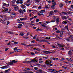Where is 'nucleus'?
Returning a JSON list of instances; mask_svg holds the SVG:
<instances>
[{
  "mask_svg": "<svg viewBox=\"0 0 73 73\" xmlns=\"http://www.w3.org/2000/svg\"><path fill=\"white\" fill-rule=\"evenodd\" d=\"M73 36L72 35H70V37H68V38L66 40L68 41H73Z\"/></svg>",
  "mask_w": 73,
  "mask_h": 73,
  "instance_id": "f257e3e1",
  "label": "nucleus"
},
{
  "mask_svg": "<svg viewBox=\"0 0 73 73\" xmlns=\"http://www.w3.org/2000/svg\"><path fill=\"white\" fill-rule=\"evenodd\" d=\"M31 62H38V60H36V58H35L33 59V60H31Z\"/></svg>",
  "mask_w": 73,
  "mask_h": 73,
  "instance_id": "f03ea898",
  "label": "nucleus"
},
{
  "mask_svg": "<svg viewBox=\"0 0 73 73\" xmlns=\"http://www.w3.org/2000/svg\"><path fill=\"white\" fill-rule=\"evenodd\" d=\"M14 51L15 52H20V49H17V47H15V48H14ZM18 50H19L18 51H18Z\"/></svg>",
  "mask_w": 73,
  "mask_h": 73,
  "instance_id": "7ed1b4c3",
  "label": "nucleus"
},
{
  "mask_svg": "<svg viewBox=\"0 0 73 73\" xmlns=\"http://www.w3.org/2000/svg\"><path fill=\"white\" fill-rule=\"evenodd\" d=\"M16 15V13H13V14H11L10 16V17L11 18H13L15 17V15Z\"/></svg>",
  "mask_w": 73,
  "mask_h": 73,
  "instance_id": "20e7f679",
  "label": "nucleus"
},
{
  "mask_svg": "<svg viewBox=\"0 0 73 73\" xmlns=\"http://www.w3.org/2000/svg\"><path fill=\"white\" fill-rule=\"evenodd\" d=\"M18 12L20 13H22V14H24V12H23V10L21 9L18 10Z\"/></svg>",
  "mask_w": 73,
  "mask_h": 73,
  "instance_id": "39448f33",
  "label": "nucleus"
},
{
  "mask_svg": "<svg viewBox=\"0 0 73 73\" xmlns=\"http://www.w3.org/2000/svg\"><path fill=\"white\" fill-rule=\"evenodd\" d=\"M50 60H47L46 61V65H49Z\"/></svg>",
  "mask_w": 73,
  "mask_h": 73,
  "instance_id": "423d86ee",
  "label": "nucleus"
},
{
  "mask_svg": "<svg viewBox=\"0 0 73 73\" xmlns=\"http://www.w3.org/2000/svg\"><path fill=\"white\" fill-rule=\"evenodd\" d=\"M18 9H19V8L18 6L15 7H14V10L15 11H17Z\"/></svg>",
  "mask_w": 73,
  "mask_h": 73,
  "instance_id": "0eeeda50",
  "label": "nucleus"
},
{
  "mask_svg": "<svg viewBox=\"0 0 73 73\" xmlns=\"http://www.w3.org/2000/svg\"><path fill=\"white\" fill-rule=\"evenodd\" d=\"M66 60H68V61H70V62H72V61H73V59L70 58H66Z\"/></svg>",
  "mask_w": 73,
  "mask_h": 73,
  "instance_id": "6e6552de",
  "label": "nucleus"
},
{
  "mask_svg": "<svg viewBox=\"0 0 73 73\" xmlns=\"http://www.w3.org/2000/svg\"><path fill=\"white\" fill-rule=\"evenodd\" d=\"M27 18H21L20 19L21 21H23V20H27Z\"/></svg>",
  "mask_w": 73,
  "mask_h": 73,
  "instance_id": "1a4fd4ad",
  "label": "nucleus"
},
{
  "mask_svg": "<svg viewBox=\"0 0 73 73\" xmlns=\"http://www.w3.org/2000/svg\"><path fill=\"white\" fill-rule=\"evenodd\" d=\"M52 5L51 6V7L52 8L54 9V6H55V5L56 4L55 3H52Z\"/></svg>",
  "mask_w": 73,
  "mask_h": 73,
  "instance_id": "9d476101",
  "label": "nucleus"
},
{
  "mask_svg": "<svg viewBox=\"0 0 73 73\" xmlns=\"http://www.w3.org/2000/svg\"><path fill=\"white\" fill-rule=\"evenodd\" d=\"M48 53H52V52H50L49 51H45L44 52V54H48Z\"/></svg>",
  "mask_w": 73,
  "mask_h": 73,
  "instance_id": "9b49d317",
  "label": "nucleus"
},
{
  "mask_svg": "<svg viewBox=\"0 0 73 73\" xmlns=\"http://www.w3.org/2000/svg\"><path fill=\"white\" fill-rule=\"evenodd\" d=\"M1 69H7L8 68V66H3L2 67H1Z\"/></svg>",
  "mask_w": 73,
  "mask_h": 73,
  "instance_id": "f8f14e48",
  "label": "nucleus"
},
{
  "mask_svg": "<svg viewBox=\"0 0 73 73\" xmlns=\"http://www.w3.org/2000/svg\"><path fill=\"white\" fill-rule=\"evenodd\" d=\"M68 17H62V19H65V20H66V19H68Z\"/></svg>",
  "mask_w": 73,
  "mask_h": 73,
  "instance_id": "ddd939ff",
  "label": "nucleus"
},
{
  "mask_svg": "<svg viewBox=\"0 0 73 73\" xmlns=\"http://www.w3.org/2000/svg\"><path fill=\"white\" fill-rule=\"evenodd\" d=\"M73 51V50H70L68 52V54H69L70 55V54L72 53V51Z\"/></svg>",
  "mask_w": 73,
  "mask_h": 73,
  "instance_id": "4468645a",
  "label": "nucleus"
},
{
  "mask_svg": "<svg viewBox=\"0 0 73 73\" xmlns=\"http://www.w3.org/2000/svg\"><path fill=\"white\" fill-rule=\"evenodd\" d=\"M34 50H37V51H40V50L38 48H34Z\"/></svg>",
  "mask_w": 73,
  "mask_h": 73,
  "instance_id": "2eb2a0df",
  "label": "nucleus"
},
{
  "mask_svg": "<svg viewBox=\"0 0 73 73\" xmlns=\"http://www.w3.org/2000/svg\"><path fill=\"white\" fill-rule=\"evenodd\" d=\"M9 5V4H7L5 3H4L3 5V6H6L7 7H8Z\"/></svg>",
  "mask_w": 73,
  "mask_h": 73,
  "instance_id": "dca6fc26",
  "label": "nucleus"
},
{
  "mask_svg": "<svg viewBox=\"0 0 73 73\" xmlns=\"http://www.w3.org/2000/svg\"><path fill=\"white\" fill-rule=\"evenodd\" d=\"M11 62H13V63H16V62H17V61H16V60H14L11 61Z\"/></svg>",
  "mask_w": 73,
  "mask_h": 73,
  "instance_id": "f3484780",
  "label": "nucleus"
},
{
  "mask_svg": "<svg viewBox=\"0 0 73 73\" xmlns=\"http://www.w3.org/2000/svg\"><path fill=\"white\" fill-rule=\"evenodd\" d=\"M50 6V5L49 4H48V5H46V6L45 8H47V9L49 8Z\"/></svg>",
  "mask_w": 73,
  "mask_h": 73,
  "instance_id": "a211bd4d",
  "label": "nucleus"
},
{
  "mask_svg": "<svg viewBox=\"0 0 73 73\" xmlns=\"http://www.w3.org/2000/svg\"><path fill=\"white\" fill-rule=\"evenodd\" d=\"M59 21H60L59 18H57L56 20V23H58Z\"/></svg>",
  "mask_w": 73,
  "mask_h": 73,
  "instance_id": "6ab92c4d",
  "label": "nucleus"
},
{
  "mask_svg": "<svg viewBox=\"0 0 73 73\" xmlns=\"http://www.w3.org/2000/svg\"><path fill=\"white\" fill-rule=\"evenodd\" d=\"M16 1V0H13L12 1V3L13 4H15Z\"/></svg>",
  "mask_w": 73,
  "mask_h": 73,
  "instance_id": "aec40b11",
  "label": "nucleus"
},
{
  "mask_svg": "<svg viewBox=\"0 0 73 73\" xmlns=\"http://www.w3.org/2000/svg\"><path fill=\"white\" fill-rule=\"evenodd\" d=\"M50 37H46L44 40H50Z\"/></svg>",
  "mask_w": 73,
  "mask_h": 73,
  "instance_id": "412c9836",
  "label": "nucleus"
},
{
  "mask_svg": "<svg viewBox=\"0 0 73 73\" xmlns=\"http://www.w3.org/2000/svg\"><path fill=\"white\" fill-rule=\"evenodd\" d=\"M42 29L38 28L36 30V31L37 32V31H42Z\"/></svg>",
  "mask_w": 73,
  "mask_h": 73,
  "instance_id": "4be33fe9",
  "label": "nucleus"
},
{
  "mask_svg": "<svg viewBox=\"0 0 73 73\" xmlns=\"http://www.w3.org/2000/svg\"><path fill=\"white\" fill-rule=\"evenodd\" d=\"M20 35H21V36H24V33H21Z\"/></svg>",
  "mask_w": 73,
  "mask_h": 73,
  "instance_id": "5701e85b",
  "label": "nucleus"
},
{
  "mask_svg": "<svg viewBox=\"0 0 73 73\" xmlns=\"http://www.w3.org/2000/svg\"><path fill=\"white\" fill-rule=\"evenodd\" d=\"M21 7L23 9H24V8H26V7H25V6L24 5H23L22 6H21Z\"/></svg>",
  "mask_w": 73,
  "mask_h": 73,
  "instance_id": "b1692460",
  "label": "nucleus"
},
{
  "mask_svg": "<svg viewBox=\"0 0 73 73\" xmlns=\"http://www.w3.org/2000/svg\"><path fill=\"white\" fill-rule=\"evenodd\" d=\"M62 6H63V5H62V4L60 3L59 5V7L60 8H61L62 7Z\"/></svg>",
  "mask_w": 73,
  "mask_h": 73,
  "instance_id": "393cba45",
  "label": "nucleus"
},
{
  "mask_svg": "<svg viewBox=\"0 0 73 73\" xmlns=\"http://www.w3.org/2000/svg\"><path fill=\"white\" fill-rule=\"evenodd\" d=\"M9 65H13V62H9Z\"/></svg>",
  "mask_w": 73,
  "mask_h": 73,
  "instance_id": "a878e982",
  "label": "nucleus"
},
{
  "mask_svg": "<svg viewBox=\"0 0 73 73\" xmlns=\"http://www.w3.org/2000/svg\"><path fill=\"white\" fill-rule=\"evenodd\" d=\"M33 23H35V22H34L33 21H31V23L30 24V25H32Z\"/></svg>",
  "mask_w": 73,
  "mask_h": 73,
  "instance_id": "bb28decb",
  "label": "nucleus"
},
{
  "mask_svg": "<svg viewBox=\"0 0 73 73\" xmlns=\"http://www.w3.org/2000/svg\"><path fill=\"white\" fill-rule=\"evenodd\" d=\"M65 28L66 29V30H67V31L69 32V29H68V26H66Z\"/></svg>",
  "mask_w": 73,
  "mask_h": 73,
  "instance_id": "cd10ccee",
  "label": "nucleus"
},
{
  "mask_svg": "<svg viewBox=\"0 0 73 73\" xmlns=\"http://www.w3.org/2000/svg\"><path fill=\"white\" fill-rule=\"evenodd\" d=\"M18 42H14V45H16L17 44H18Z\"/></svg>",
  "mask_w": 73,
  "mask_h": 73,
  "instance_id": "c85d7f7f",
  "label": "nucleus"
},
{
  "mask_svg": "<svg viewBox=\"0 0 73 73\" xmlns=\"http://www.w3.org/2000/svg\"><path fill=\"white\" fill-rule=\"evenodd\" d=\"M67 22L65 21H64L62 22V24H67Z\"/></svg>",
  "mask_w": 73,
  "mask_h": 73,
  "instance_id": "c756f323",
  "label": "nucleus"
},
{
  "mask_svg": "<svg viewBox=\"0 0 73 73\" xmlns=\"http://www.w3.org/2000/svg\"><path fill=\"white\" fill-rule=\"evenodd\" d=\"M19 23H21V24H23L24 25V22H19Z\"/></svg>",
  "mask_w": 73,
  "mask_h": 73,
  "instance_id": "7c9ffc66",
  "label": "nucleus"
},
{
  "mask_svg": "<svg viewBox=\"0 0 73 73\" xmlns=\"http://www.w3.org/2000/svg\"><path fill=\"white\" fill-rule=\"evenodd\" d=\"M41 26H42V27H45V25H44V24H41Z\"/></svg>",
  "mask_w": 73,
  "mask_h": 73,
  "instance_id": "2f4dec72",
  "label": "nucleus"
},
{
  "mask_svg": "<svg viewBox=\"0 0 73 73\" xmlns=\"http://www.w3.org/2000/svg\"><path fill=\"white\" fill-rule=\"evenodd\" d=\"M31 61L29 60L28 61H27V64H29V63H31Z\"/></svg>",
  "mask_w": 73,
  "mask_h": 73,
  "instance_id": "473e14b6",
  "label": "nucleus"
},
{
  "mask_svg": "<svg viewBox=\"0 0 73 73\" xmlns=\"http://www.w3.org/2000/svg\"><path fill=\"white\" fill-rule=\"evenodd\" d=\"M45 41H46L45 40H41L40 41V42H45Z\"/></svg>",
  "mask_w": 73,
  "mask_h": 73,
  "instance_id": "72a5a7b5",
  "label": "nucleus"
},
{
  "mask_svg": "<svg viewBox=\"0 0 73 73\" xmlns=\"http://www.w3.org/2000/svg\"><path fill=\"white\" fill-rule=\"evenodd\" d=\"M56 33H60V31H59V30H58V31H56Z\"/></svg>",
  "mask_w": 73,
  "mask_h": 73,
  "instance_id": "f704fd0d",
  "label": "nucleus"
},
{
  "mask_svg": "<svg viewBox=\"0 0 73 73\" xmlns=\"http://www.w3.org/2000/svg\"><path fill=\"white\" fill-rule=\"evenodd\" d=\"M36 35H35L34 37H33V39H34V40H35L36 39Z\"/></svg>",
  "mask_w": 73,
  "mask_h": 73,
  "instance_id": "c9c22d12",
  "label": "nucleus"
},
{
  "mask_svg": "<svg viewBox=\"0 0 73 73\" xmlns=\"http://www.w3.org/2000/svg\"><path fill=\"white\" fill-rule=\"evenodd\" d=\"M18 25H19V26H20L21 27H23V25H22V24L19 23L18 24Z\"/></svg>",
  "mask_w": 73,
  "mask_h": 73,
  "instance_id": "e433bc0d",
  "label": "nucleus"
},
{
  "mask_svg": "<svg viewBox=\"0 0 73 73\" xmlns=\"http://www.w3.org/2000/svg\"><path fill=\"white\" fill-rule=\"evenodd\" d=\"M38 9H41V7L39 6L38 7Z\"/></svg>",
  "mask_w": 73,
  "mask_h": 73,
  "instance_id": "4c0bfd02",
  "label": "nucleus"
},
{
  "mask_svg": "<svg viewBox=\"0 0 73 73\" xmlns=\"http://www.w3.org/2000/svg\"><path fill=\"white\" fill-rule=\"evenodd\" d=\"M51 22V23H54V22H55V20H52Z\"/></svg>",
  "mask_w": 73,
  "mask_h": 73,
  "instance_id": "58836bf2",
  "label": "nucleus"
},
{
  "mask_svg": "<svg viewBox=\"0 0 73 73\" xmlns=\"http://www.w3.org/2000/svg\"><path fill=\"white\" fill-rule=\"evenodd\" d=\"M38 72H39V73H42V70H39Z\"/></svg>",
  "mask_w": 73,
  "mask_h": 73,
  "instance_id": "ea45409f",
  "label": "nucleus"
},
{
  "mask_svg": "<svg viewBox=\"0 0 73 73\" xmlns=\"http://www.w3.org/2000/svg\"><path fill=\"white\" fill-rule=\"evenodd\" d=\"M53 13V11H50V15H52V14Z\"/></svg>",
  "mask_w": 73,
  "mask_h": 73,
  "instance_id": "a19ab883",
  "label": "nucleus"
},
{
  "mask_svg": "<svg viewBox=\"0 0 73 73\" xmlns=\"http://www.w3.org/2000/svg\"><path fill=\"white\" fill-rule=\"evenodd\" d=\"M8 9H4V10L5 11V12H7V11H8Z\"/></svg>",
  "mask_w": 73,
  "mask_h": 73,
  "instance_id": "79ce46f5",
  "label": "nucleus"
},
{
  "mask_svg": "<svg viewBox=\"0 0 73 73\" xmlns=\"http://www.w3.org/2000/svg\"><path fill=\"white\" fill-rule=\"evenodd\" d=\"M60 35H63V31H61V32H60Z\"/></svg>",
  "mask_w": 73,
  "mask_h": 73,
  "instance_id": "37998d69",
  "label": "nucleus"
},
{
  "mask_svg": "<svg viewBox=\"0 0 73 73\" xmlns=\"http://www.w3.org/2000/svg\"><path fill=\"white\" fill-rule=\"evenodd\" d=\"M54 12H55V13H57V10H54Z\"/></svg>",
  "mask_w": 73,
  "mask_h": 73,
  "instance_id": "c03bdc74",
  "label": "nucleus"
},
{
  "mask_svg": "<svg viewBox=\"0 0 73 73\" xmlns=\"http://www.w3.org/2000/svg\"><path fill=\"white\" fill-rule=\"evenodd\" d=\"M38 15H39V16H41V15H42V14H40V13H38Z\"/></svg>",
  "mask_w": 73,
  "mask_h": 73,
  "instance_id": "a18cd8bd",
  "label": "nucleus"
},
{
  "mask_svg": "<svg viewBox=\"0 0 73 73\" xmlns=\"http://www.w3.org/2000/svg\"><path fill=\"white\" fill-rule=\"evenodd\" d=\"M40 13H41V14H43V13H44V12L42 11H40Z\"/></svg>",
  "mask_w": 73,
  "mask_h": 73,
  "instance_id": "49530a36",
  "label": "nucleus"
},
{
  "mask_svg": "<svg viewBox=\"0 0 73 73\" xmlns=\"http://www.w3.org/2000/svg\"><path fill=\"white\" fill-rule=\"evenodd\" d=\"M8 48H6L5 49V51H7V50H8Z\"/></svg>",
  "mask_w": 73,
  "mask_h": 73,
  "instance_id": "de8ad7c7",
  "label": "nucleus"
},
{
  "mask_svg": "<svg viewBox=\"0 0 73 73\" xmlns=\"http://www.w3.org/2000/svg\"><path fill=\"white\" fill-rule=\"evenodd\" d=\"M16 3L17 4H20V2L19 1H17Z\"/></svg>",
  "mask_w": 73,
  "mask_h": 73,
  "instance_id": "09e8293b",
  "label": "nucleus"
},
{
  "mask_svg": "<svg viewBox=\"0 0 73 73\" xmlns=\"http://www.w3.org/2000/svg\"><path fill=\"white\" fill-rule=\"evenodd\" d=\"M10 22L9 21H7V25H8V24H9Z\"/></svg>",
  "mask_w": 73,
  "mask_h": 73,
  "instance_id": "8fccbe9b",
  "label": "nucleus"
},
{
  "mask_svg": "<svg viewBox=\"0 0 73 73\" xmlns=\"http://www.w3.org/2000/svg\"><path fill=\"white\" fill-rule=\"evenodd\" d=\"M34 69L35 70H37V69H38V68L37 67H35Z\"/></svg>",
  "mask_w": 73,
  "mask_h": 73,
  "instance_id": "3c124183",
  "label": "nucleus"
},
{
  "mask_svg": "<svg viewBox=\"0 0 73 73\" xmlns=\"http://www.w3.org/2000/svg\"><path fill=\"white\" fill-rule=\"evenodd\" d=\"M41 40H40L38 39L36 40V41H40V42H41Z\"/></svg>",
  "mask_w": 73,
  "mask_h": 73,
  "instance_id": "603ef678",
  "label": "nucleus"
},
{
  "mask_svg": "<svg viewBox=\"0 0 73 73\" xmlns=\"http://www.w3.org/2000/svg\"><path fill=\"white\" fill-rule=\"evenodd\" d=\"M38 21H39V19H36V22H38Z\"/></svg>",
  "mask_w": 73,
  "mask_h": 73,
  "instance_id": "864d4df0",
  "label": "nucleus"
},
{
  "mask_svg": "<svg viewBox=\"0 0 73 73\" xmlns=\"http://www.w3.org/2000/svg\"><path fill=\"white\" fill-rule=\"evenodd\" d=\"M31 54L32 55H35V53H33V52H31Z\"/></svg>",
  "mask_w": 73,
  "mask_h": 73,
  "instance_id": "5fc2aeb1",
  "label": "nucleus"
},
{
  "mask_svg": "<svg viewBox=\"0 0 73 73\" xmlns=\"http://www.w3.org/2000/svg\"><path fill=\"white\" fill-rule=\"evenodd\" d=\"M41 11L43 12L44 13V12H45V10H41Z\"/></svg>",
  "mask_w": 73,
  "mask_h": 73,
  "instance_id": "6e6d98bb",
  "label": "nucleus"
},
{
  "mask_svg": "<svg viewBox=\"0 0 73 73\" xmlns=\"http://www.w3.org/2000/svg\"><path fill=\"white\" fill-rule=\"evenodd\" d=\"M37 6H34L33 7V8H37Z\"/></svg>",
  "mask_w": 73,
  "mask_h": 73,
  "instance_id": "4d7b16f0",
  "label": "nucleus"
},
{
  "mask_svg": "<svg viewBox=\"0 0 73 73\" xmlns=\"http://www.w3.org/2000/svg\"><path fill=\"white\" fill-rule=\"evenodd\" d=\"M48 71H50L51 70H52V69H50V68H49V69H48Z\"/></svg>",
  "mask_w": 73,
  "mask_h": 73,
  "instance_id": "13d9d810",
  "label": "nucleus"
},
{
  "mask_svg": "<svg viewBox=\"0 0 73 73\" xmlns=\"http://www.w3.org/2000/svg\"><path fill=\"white\" fill-rule=\"evenodd\" d=\"M31 5V4H28L26 6H27V7H29V5Z\"/></svg>",
  "mask_w": 73,
  "mask_h": 73,
  "instance_id": "bf43d9fd",
  "label": "nucleus"
},
{
  "mask_svg": "<svg viewBox=\"0 0 73 73\" xmlns=\"http://www.w3.org/2000/svg\"><path fill=\"white\" fill-rule=\"evenodd\" d=\"M62 68H64V69H66V67H64V66H62Z\"/></svg>",
  "mask_w": 73,
  "mask_h": 73,
  "instance_id": "052dcab7",
  "label": "nucleus"
},
{
  "mask_svg": "<svg viewBox=\"0 0 73 73\" xmlns=\"http://www.w3.org/2000/svg\"><path fill=\"white\" fill-rule=\"evenodd\" d=\"M17 28L19 29H20V28H21V26H18Z\"/></svg>",
  "mask_w": 73,
  "mask_h": 73,
  "instance_id": "680f3d73",
  "label": "nucleus"
},
{
  "mask_svg": "<svg viewBox=\"0 0 73 73\" xmlns=\"http://www.w3.org/2000/svg\"><path fill=\"white\" fill-rule=\"evenodd\" d=\"M33 19V17L31 18H30V20H31H31H32V19Z\"/></svg>",
  "mask_w": 73,
  "mask_h": 73,
  "instance_id": "e2e57ef3",
  "label": "nucleus"
},
{
  "mask_svg": "<svg viewBox=\"0 0 73 73\" xmlns=\"http://www.w3.org/2000/svg\"><path fill=\"white\" fill-rule=\"evenodd\" d=\"M23 2L22 1H21L20 2V4H23Z\"/></svg>",
  "mask_w": 73,
  "mask_h": 73,
  "instance_id": "0e129e2a",
  "label": "nucleus"
},
{
  "mask_svg": "<svg viewBox=\"0 0 73 73\" xmlns=\"http://www.w3.org/2000/svg\"><path fill=\"white\" fill-rule=\"evenodd\" d=\"M43 58H45V59H48V58L45 57H43Z\"/></svg>",
  "mask_w": 73,
  "mask_h": 73,
  "instance_id": "69168bd1",
  "label": "nucleus"
},
{
  "mask_svg": "<svg viewBox=\"0 0 73 73\" xmlns=\"http://www.w3.org/2000/svg\"><path fill=\"white\" fill-rule=\"evenodd\" d=\"M10 44H11V42H9L8 44H7V45H10Z\"/></svg>",
  "mask_w": 73,
  "mask_h": 73,
  "instance_id": "338daca9",
  "label": "nucleus"
},
{
  "mask_svg": "<svg viewBox=\"0 0 73 73\" xmlns=\"http://www.w3.org/2000/svg\"><path fill=\"white\" fill-rule=\"evenodd\" d=\"M23 12H26V11L25 9H24L23 10Z\"/></svg>",
  "mask_w": 73,
  "mask_h": 73,
  "instance_id": "774afa93",
  "label": "nucleus"
}]
</instances>
